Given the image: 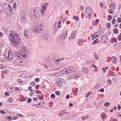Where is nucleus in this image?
Masks as SVG:
<instances>
[{"label": "nucleus", "instance_id": "obj_1", "mask_svg": "<svg viewBox=\"0 0 121 121\" xmlns=\"http://www.w3.org/2000/svg\"><path fill=\"white\" fill-rule=\"evenodd\" d=\"M29 49L26 47L23 46L22 49L21 53H19L17 52H15L14 58L15 60L14 61L15 64H17L19 65H22V64L19 63L20 60L21 59H22L23 57L26 58L29 55Z\"/></svg>", "mask_w": 121, "mask_h": 121}, {"label": "nucleus", "instance_id": "obj_2", "mask_svg": "<svg viewBox=\"0 0 121 121\" xmlns=\"http://www.w3.org/2000/svg\"><path fill=\"white\" fill-rule=\"evenodd\" d=\"M9 38L13 46L17 48L19 47L20 39L19 34L10 31Z\"/></svg>", "mask_w": 121, "mask_h": 121}, {"label": "nucleus", "instance_id": "obj_3", "mask_svg": "<svg viewBox=\"0 0 121 121\" xmlns=\"http://www.w3.org/2000/svg\"><path fill=\"white\" fill-rule=\"evenodd\" d=\"M48 3H45L41 5L42 9L41 10V14L43 15L44 14V13L45 12L47 7Z\"/></svg>", "mask_w": 121, "mask_h": 121}, {"label": "nucleus", "instance_id": "obj_4", "mask_svg": "<svg viewBox=\"0 0 121 121\" xmlns=\"http://www.w3.org/2000/svg\"><path fill=\"white\" fill-rule=\"evenodd\" d=\"M43 25L41 24H40V25H38V27L35 30V33H39L41 32L42 30V29L40 27H42Z\"/></svg>", "mask_w": 121, "mask_h": 121}, {"label": "nucleus", "instance_id": "obj_5", "mask_svg": "<svg viewBox=\"0 0 121 121\" xmlns=\"http://www.w3.org/2000/svg\"><path fill=\"white\" fill-rule=\"evenodd\" d=\"M33 11L34 13L35 16L37 18H38L39 17V14L37 10H35L34 9H32L31 11Z\"/></svg>", "mask_w": 121, "mask_h": 121}, {"label": "nucleus", "instance_id": "obj_6", "mask_svg": "<svg viewBox=\"0 0 121 121\" xmlns=\"http://www.w3.org/2000/svg\"><path fill=\"white\" fill-rule=\"evenodd\" d=\"M24 35L25 37L27 39L29 38V32L27 30H25L24 31Z\"/></svg>", "mask_w": 121, "mask_h": 121}, {"label": "nucleus", "instance_id": "obj_7", "mask_svg": "<svg viewBox=\"0 0 121 121\" xmlns=\"http://www.w3.org/2000/svg\"><path fill=\"white\" fill-rule=\"evenodd\" d=\"M76 35V32L75 31H73L71 35L69 38V39H73L75 38V37Z\"/></svg>", "mask_w": 121, "mask_h": 121}, {"label": "nucleus", "instance_id": "obj_8", "mask_svg": "<svg viewBox=\"0 0 121 121\" xmlns=\"http://www.w3.org/2000/svg\"><path fill=\"white\" fill-rule=\"evenodd\" d=\"M9 51L6 52L4 54V58H5L6 59H8L9 57Z\"/></svg>", "mask_w": 121, "mask_h": 121}, {"label": "nucleus", "instance_id": "obj_9", "mask_svg": "<svg viewBox=\"0 0 121 121\" xmlns=\"http://www.w3.org/2000/svg\"><path fill=\"white\" fill-rule=\"evenodd\" d=\"M80 73L79 72H77L75 73L74 74V77H75V78H77L81 76Z\"/></svg>", "mask_w": 121, "mask_h": 121}, {"label": "nucleus", "instance_id": "obj_10", "mask_svg": "<svg viewBox=\"0 0 121 121\" xmlns=\"http://www.w3.org/2000/svg\"><path fill=\"white\" fill-rule=\"evenodd\" d=\"M116 6V4L112 2L110 3L109 5V7L112 9L114 8Z\"/></svg>", "mask_w": 121, "mask_h": 121}, {"label": "nucleus", "instance_id": "obj_11", "mask_svg": "<svg viewBox=\"0 0 121 121\" xmlns=\"http://www.w3.org/2000/svg\"><path fill=\"white\" fill-rule=\"evenodd\" d=\"M48 35L46 34L43 35L41 37L43 39H45L46 41H47L48 40Z\"/></svg>", "mask_w": 121, "mask_h": 121}, {"label": "nucleus", "instance_id": "obj_12", "mask_svg": "<svg viewBox=\"0 0 121 121\" xmlns=\"http://www.w3.org/2000/svg\"><path fill=\"white\" fill-rule=\"evenodd\" d=\"M67 35V33L66 32H64L62 34V35L61 36V38L62 39H65L66 38Z\"/></svg>", "mask_w": 121, "mask_h": 121}, {"label": "nucleus", "instance_id": "obj_13", "mask_svg": "<svg viewBox=\"0 0 121 121\" xmlns=\"http://www.w3.org/2000/svg\"><path fill=\"white\" fill-rule=\"evenodd\" d=\"M76 70V69L75 68H72L70 69H69V73L74 72Z\"/></svg>", "mask_w": 121, "mask_h": 121}, {"label": "nucleus", "instance_id": "obj_14", "mask_svg": "<svg viewBox=\"0 0 121 121\" xmlns=\"http://www.w3.org/2000/svg\"><path fill=\"white\" fill-rule=\"evenodd\" d=\"M10 56H9V58L8 59L9 60H11L13 58V57L12 53H10L9 52Z\"/></svg>", "mask_w": 121, "mask_h": 121}, {"label": "nucleus", "instance_id": "obj_15", "mask_svg": "<svg viewBox=\"0 0 121 121\" xmlns=\"http://www.w3.org/2000/svg\"><path fill=\"white\" fill-rule=\"evenodd\" d=\"M26 21V19L24 17H22L21 19V21L22 22H25Z\"/></svg>", "mask_w": 121, "mask_h": 121}, {"label": "nucleus", "instance_id": "obj_16", "mask_svg": "<svg viewBox=\"0 0 121 121\" xmlns=\"http://www.w3.org/2000/svg\"><path fill=\"white\" fill-rule=\"evenodd\" d=\"M58 79L57 81L59 82H61V83H64L65 82V81L63 79H61V78H59Z\"/></svg>", "mask_w": 121, "mask_h": 121}, {"label": "nucleus", "instance_id": "obj_17", "mask_svg": "<svg viewBox=\"0 0 121 121\" xmlns=\"http://www.w3.org/2000/svg\"><path fill=\"white\" fill-rule=\"evenodd\" d=\"M93 54L94 55V57L96 59H98L99 57L97 54H96L95 52L93 53Z\"/></svg>", "mask_w": 121, "mask_h": 121}, {"label": "nucleus", "instance_id": "obj_18", "mask_svg": "<svg viewBox=\"0 0 121 121\" xmlns=\"http://www.w3.org/2000/svg\"><path fill=\"white\" fill-rule=\"evenodd\" d=\"M110 25L111 24L110 23H107L106 24V26H107V28L108 29H110L111 28V26H110Z\"/></svg>", "mask_w": 121, "mask_h": 121}, {"label": "nucleus", "instance_id": "obj_19", "mask_svg": "<svg viewBox=\"0 0 121 121\" xmlns=\"http://www.w3.org/2000/svg\"><path fill=\"white\" fill-rule=\"evenodd\" d=\"M74 19L76 20L78 22V21L79 17L78 16H74L73 17Z\"/></svg>", "mask_w": 121, "mask_h": 121}, {"label": "nucleus", "instance_id": "obj_20", "mask_svg": "<svg viewBox=\"0 0 121 121\" xmlns=\"http://www.w3.org/2000/svg\"><path fill=\"white\" fill-rule=\"evenodd\" d=\"M112 59L113 60H114L113 61V62L114 63H117V62L116 61V59L114 56H112Z\"/></svg>", "mask_w": 121, "mask_h": 121}, {"label": "nucleus", "instance_id": "obj_21", "mask_svg": "<svg viewBox=\"0 0 121 121\" xmlns=\"http://www.w3.org/2000/svg\"><path fill=\"white\" fill-rule=\"evenodd\" d=\"M113 32L115 34H117L118 33V29L117 28H115L113 30Z\"/></svg>", "mask_w": 121, "mask_h": 121}, {"label": "nucleus", "instance_id": "obj_22", "mask_svg": "<svg viewBox=\"0 0 121 121\" xmlns=\"http://www.w3.org/2000/svg\"><path fill=\"white\" fill-rule=\"evenodd\" d=\"M36 83L34 82H32L30 83V85L33 86H34L35 85Z\"/></svg>", "mask_w": 121, "mask_h": 121}, {"label": "nucleus", "instance_id": "obj_23", "mask_svg": "<svg viewBox=\"0 0 121 121\" xmlns=\"http://www.w3.org/2000/svg\"><path fill=\"white\" fill-rule=\"evenodd\" d=\"M99 42L98 39H96L95 40H94L93 42V43L94 44H96L97 43H98Z\"/></svg>", "mask_w": 121, "mask_h": 121}, {"label": "nucleus", "instance_id": "obj_24", "mask_svg": "<svg viewBox=\"0 0 121 121\" xmlns=\"http://www.w3.org/2000/svg\"><path fill=\"white\" fill-rule=\"evenodd\" d=\"M112 19V17L111 15H109L108 16V19L109 21H110Z\"/></svg>", "mask_w": 121, "mask_h": 121}, {"label": "nucleus", "instance_id": "obj_25", "mask_svg": "<svg viewBox=\"0 0 121 121\" xmlns=\"http://www.w3.org/2000/svg\"><path fill=\"white\" fill-rule=\"evenodd\" d=\"M2 73L7 74L8 73V71L7 70H5L2 71Z\"/></svg>", "mask_w": 121, "mask_h": 121}, {"label": "nucleus", "instance_id": "obj_26", "mask_svg": "<svg viewBox=\"0 0 121 121\" xmlns=\"http://www.w3.org/2000/svg\"><path fill=\"white\" fill-rule=\"evenodd\" d=\"M110 104V103L108 102H105L104 104V106L106 107H107L108 105H109Z\"/></svg>", "mask_w": 121, "mask_h": 121}, {"label": "nucleus", "instance_id": "obj_27", "mask_svg": "<svg viewBox=\"0 0 121 121\" xmlns=\"http://www.w3.org/2000/svg\"><path fill=\"white\" fill-rule=\"evenodd\" d=\"M17 81L18 83H20L21 84L23 82V81H22L21 79H17Z\"/></svg>", "mask_w": 121, "mask_h": 121}, {"label": "nucleus", "instance_id": "obj_28", "mask_svg": "<svg viewBox=\"0 0 121 121\" xmlns=\"http://www.w3.org/2000/svg\"><path fill=\"white\" fill-rule=\"evenodd\" d=\"M116 22V20L115 19H113L112 20V24H113Z\"/></svg>", "mask_w": 121, "mask_h": 121}, {"label": "nucleus", "instance_id": "obj_29", "mask_svg": "<svg viewBox=\"0 0 121 121\" xmlns=\"http://www.w3.org/2000/svg\"><path fill=\"white\" fill-rule=\"evenodd\" d=\"M117 39L118 40L120 41L121 40V33L118 36L117 38Z\"/></svg>", "mask_w": 121, "mask_h": 121}, {"label": "nucleus", "instance_id": "obj_30", "mask_svg": "<svg viewBox=\"0 0 121 121\" xmlns=\"http://www.w3.org/2000/svg\"><path fill=\"white\" fill-rule=\"evenodd\" d=\"M4 95L5 96H7V97L9 96L10 95L7 92H5Z\"/></svg>", "mask_w": 121, "mask_h": 121}, {"label": "nucleus", "instance_id": "obj_31", "mask_svg": "<svg viewBox=\"0 0 121 121\" xmlns=\"http://www.w3.org/2000/svg\"><path fill=\"white\" fill-rule=\"evenodd\" d=\"M13 88L12 87H9L8 88V89L9 90V92H12L13 90H12Z\"/></svg>", "mask_w": 121, "mask_h": 121}, {"label": "nucleus", "instance_id": "obj_32", "mask_svg": "<svg viewBox=\"0 0 121 121\" xmlns=\"http://www.w3.org/2000/svg\"><path fill=\"white\" fill-rule=\"evenodd\" d=\"M9 102L11 103L13 101V98H9Z\"/></svg>", "mask_w": 121, "mask_h": 121}, {"label": "nucleus", "instance_id": "obj_33", "mask_svg": "<svg viewBox=\"0 0 121 121\" xmlns=\"http://www.w3.org/2000/svg\"><path fill=\"white\" fill-rule=\"evenodd\" d=\"M56 23H55V26H54L53 27V28L54 29V31L55 32V33H56V32L57 31V30L56 29V28L55 27L56 26Z\"/></svg>", "mask_w": 121, "mask_h": 121}, {"label": "nucleus", "instance_id": "obj_34", "mask_svg": "<svg viewBox=\"0 0 121 121\" xmlns=\"http://www.w3.org/2000/svg\"><path fill=\"white\" fill-rule=\"evenodd\" d=\"M78 88H76L75 90L73 92V94L74 95H76V93L77 92H78Z\"/></svg>", "mask_w": 121, "mask_h": 121}, {"label": "nucleus", "instance_id": "obj_35", "mask_svg": "<svg viewBox=\"0 0 121 121\" xmlns=\"http://www.w3.org/2000/svg\"><path fill=\"white\" fill-rule=\"evenodd\" d=\"M32 101V99H31L29 98L27 100V103H31Z\"/></svg>", "mask_w": 121, "mask_h": 121}, {"label": "nucleus", "instance_id": "obj_36", "mask_svg": "<svg viewBox=\"0 0 121 121\" xmlns=\"http://www.w3.org/2000/svg\"><path fill=\"white\" fill-rule=\"evenodd\" d=\"M89 117V116H87V117L83 116L82 117V119L83 120H85V119H87Z\"/></svg>", "mask_w": 121, "mask_h": 121}, {"label": "nucleus", "instance_id": "obj_37", "mask_svg": "<svg viewBox=\"0 0 121 121\" xmlns=\"http://www.w3.org/2000/svg\"><path fill=\"white\" fill-rule=\"evenodd\" d=\"M39 80V79L38 78H36L35 80V81L37 82H38Z\"/></svg>", "mask_w": 121, "mask_h": 121}, {"label": "nucleus", "instance_id": "obj_38", "mask_svg": "<svg viewBox=\"0 0 121 121\" xmlns=\"http://www.w3.org/2000/svg\"><path fill=\"white\" fill-rule=\"evenodd\" d=\"M56 94L57 95H59L60 94V92L59 91H56L55 92Z\"/></svg>", "mask_w": 121, "mask_h": 121}, {"label": "nucleus", "instance_id": "obj_39", "mask_svg": "<svg viewBox=\"0 0 121 121\" xmlns=\"http://www.w3.org/2000/svg\"><path fill=\"white\" fill-rule=\"evenodd\" d=\"M92 93L90 92H89L88 93H87L86 95V97H87L89 95H91Z\"/></svg>", "mask_w": 121, "mask_h": 121}, {"label": "nucleus", "instance_id": "obj_40", "mask_svg": "<svg viewBox=\"0 0 121 121\" xmlns=\"http://www.w3.org/2000/svg\"><path fill=\"white\" fill-rule=\"evenodd\" d=\"M112 82L111 80L110 79H108L107 80V82L109 84H111Z\"/></svg>", "mask_w": 121, "mask_h": 121}, {"label": "nucleus", "instance_id": "obj_41", "mask_svg": "<svg viewBox=\"0 0 121 121\" xmlns=\"http://www.w3.org/2000/svg\"><path fill=\"white\" fill-rule=\"evenodd\" d=\"M13 7L15 9H16V7H17V6H16V2H15L14 3V4H13Z\"/></svg>", "mask_w": 121, "mask_h": 121}, {"label": "nucleus", "instance_id": "obj_42", "mask_svg": "<svg viewBox=\"0 0 121 121\" xmlns=\"http://www.w3.org/2000/svg\"><path fill=\"white\" fill-rule=\"evenodd\" d=\"M0 112L2 114H6V112L3 110H1L0 111Z\"/></svg>", "mask_w": 121, "mask_h": 121}, {"label": "nucleus", "instance_id": "obj_43", "mask_svg": "<svg viewBox=\"0 0 121 121\" xmlns=\"http://www.w3.org/2000/svg\"><path fill=\"white\" fill-rule=\"evenodd\" d=\"M5 67L3 64H2V65L0 64V69H2Z\"/></svg>", "mask_w": 121, "mask_h": 121}, {"label": "nucleus", "instance_id": "obj_44", "mask_svg": "<svg viewBox=\"0 0 121 121\" xmlns=\"http://www.w3.org/2000/svg\"><path fill=\"white\" fill-rule=\"evenodd\" d=\"M117 22L119 23L121 22V18L120 17L118 18L117 19Z\"/></svg>", "mask_w": 121, "mask_h": 121}, {"label": "nucleus", "instance_id": "obj_45", "mask_svg": "<svg viewBox=\"0 0 121 121\" xmlns=\"http://www.w3.org/2000/svg\"><path fill=\"white\" fill-rule=\"evenodd\" d=\"M70 112V111H66L65 110V111H64V114H68Z\"/></svg>", "mask_w": 121, "mask_h": 121}, {"label": "nucleus", "instance_id": "obj_46", "mask_svg": "<svg viewBox=\"0 0 121 121\" xmlns=\"http://www.w3.org/2000/svg\"><path fill=\"white\" fill-rule=\"evenodd\" d=\"M18 117L17 115L14 116L12 118L13 119H16L18 118Z\"/></svg>", "mask_w": 121, "mask_h": 121}, {"label": "nucleus", "instance_id": "obj_47", "mask_svg": "<svg viewBox=\"0 0 121 121\" xmlns=\"http://www.w3.org/2000/svg\"><path fill=\"white\" fill-rule=\"evenodd\" d=\"M64 71L65 72L66 74H69V70H67L66 69L64 70Z\"/></svg>", "mask_w": 121, "mask_h": 121}, {"label": "nucleus", "instance_id": "obj_48", "mask_svg": "<svg viewBox=\"0 0 121 121\" xmlns=\"http://www.w3.org/2000/svg\"><path fill=\"white\" fill-rule=\"evenodd\" d=\"M87 10H88L90 12H92L93 11L92 9L90 7H88L87 8Z\"/></svg>", "mask_w": 121, "mask_h": 121}, {"label": "nucleus", "instance_id": "obj_49", "mask_svg": "<svg viewBox=\"0 0 121 121\" xmlns=\"http://www.w3.org/2000/svg\"><path fill=\"white\" fill-rule=\"evenodd\" d=\"M51 97L53 98H55V95L54 94H51Z\"/></svg>", "mask_w": 121, "mask_h": 121}, {"label": "nucleus", "instance_id": "obj_50", "mask_svg": "<svg viewBox=\"0 0 121 121\" xmlns=\"http://www.w3.org/2000/svg\"><path fill=\"white\" fill-rule=\"evenodd\" d=\"M56 84L59 87L61 85V84L59 82H56Z\"/></svg>", "mask_w": 121, "mask_h": 121}, {"label": "nucleus", "instance_id": "obj_51", "mask_svg": "<svg viewBox=\"0 0 121 121\" xmlns=\"http://www.w3.org/2000/svg\"><path fill=\"white\" fill-rule=\"evenodd\" d=\"M110 75L112 76H115V73L114 72H112V73L110 74Z\"/></svg>", "mask_w": 121, "mask_h": 121}, {"label": "nucleus", "instance_id": "obj_52", "mask_svg": "<svg viewBox=\"0 0 121 121\" xmlns=\"http://www.w3.org/2000/svg\"><path fill=\"white\" fill-rule=\"evenodd\" d=\"M104 91V88H102L101 89H100L99 90V91H100L101 92H103Z\"/></svg>", "mask_w": 121, "mask_h": 121}, {"label": "nucleus", "instance_id": "obj_53", "mask_svg": "<svg viewBox=\"0 0 121 121\" xmlns=\"http://www.w3.org/2000/svg\"><path fill=\"white\" fill-rule=\"evenodd\" d=\"M113 13V11L112 9H110L109 12V13L110 14H112Z\"/></svg>", "mask_w": 121, "mask_h": 121}, {"label": "nucleus", "instance_id": "obj_54", "mask_svg": "<svg viewBox=\"0 0 121 121\" xmlns=\"http://www.w3.org/2000/svg\"><path fill=\"white\" fill-rule=\"evenodd\" d=\"M31 88H32V87L30 86H29L28 88V90H30V91H34V90H31Z\"/></svg>", "mask_w": 121, "mask_h": 121}, {"label": "nucleus", "instance_id": "obj_55", "mask_svg": "<svg viewBox=\"0 0 121 121\" xmlns=\"http://www.w3.org/2000/svg\"><path fill=\"white\" fill-rule=\"evenodd\" d=\"M31 104L32 106H35L36 104H35V102H32L31 103Z\"/></svg>", "mask_w": 121, "mask_h": 121}, {"label": "nucleus", "instance_id": "obj_56", "mask_svg": "<svg viewBox=\"0 0 121 121\" xmlns=\"http://www.w3.org/2000/svg\"><path fill=\"white\" fill-rule=\"evenodd\" d=\"M38 99L37 97H35V98H34L33 100V101H37L38 100Z\"/></svg>", "mask_w": 121, "mask_h": 121}, {"label": "nucleus", "instance_id": "obj_57", "mask_svg": "<svg viewBox=\"0 0 121 121\" xmlns=\"http://www.w3.org/2000/svg\"><path fill=\"white\" fill-rule=\"evenodd\" d=\"M38 97L39 99L41 100V99H43V98L42 97H41L40 96H39V95H38Z\"/></svg>", "mask_w": 121, "mask_h": 121}, {"label": "nucleus", "instance_id": "obj_58", "mask_svg": "<svg viewBox=\"0 0 121 121\" xmlns=\"http://www.w3.org/2000/svg\"><path fill=\"white\" fill-rule=\"evenodd\" d=\"M18 117H22L23 116V115H22V114H18Z\"/></svg>", "mask_w": 121, "mask_h": 121}, {"label": "nucleus", "instance_id": "obj_59", "mask_svg": "<svg viewBox=\"0 0 121 121\" xmlns=\"http://www.w3.org/2000/svg\"><path fill=\"white\" fill-rule=\"evenodd\" d=\"M54 75L56 76H58V73H55Z\"/></svg>", "mask_w": 121, "mask_h": 121}, {"label": "nucleus", "instance_id": "obj_60", "mask_svg": "<svg viewBox=\"0 0 121 121\" xmlns=\"http://www.w3.org/2000/svg\"><path fill=\"white\" fill-rule=\"evenodd\" d=\"M64 111H65V110H63L62 111H61L60 112H61V113H62V114L63 115H64Z\"/></svg>", "mask_w": 121, "mask_h": 121}, {"label": "nucleus", "instance_id": "obj_61", "mask_svg": "<svg viewBox=\"0 0 121 121\" xmlns=\"http://www.w3.org/2000/svg\"><path fill=\"white\" fill-rule=\"evenodd\" d=\"M22 100L24 101H25L26 100V98H25L24 97H23L22 98Z\"/></svg>", "mask_w": 121, "mask_h": 121}, {"label": "nucleus", "instance_id": "obj_62", "mask_svg": "<svg viewBox=\"0 0 121 121\" xmlns=\"http://www.w3.org/2000/svg\"><path fill=\"white\" fill-rule=\"evenodd\" d=\"M118 26V24L117 23L114 25V27H117Z\"/></svg>", "mask_w": 121, "mask_h": 121}, {"label": "nucleus", "instance_id": "obj_63", "mask_svg": "<svg viewBox=\"0 0 121 121\" xmlns=\"http://www.w3.org/2000/svg\"><path fill=\"white\" fill-rule=\"evenodd\" d=\"M81 40H81L80 39L79 40V41L78 42V44H79L80 45V42L81 41Z\"/></svg>", "mask_w": 121, "mask_h": 121}, {"label": "nucleus", "instance_id": "obj_64", "mask_svg": "<svg viewBox=\"0 0 121 121\" xmlns=\"http://www.w3.org/2000/svg\"><path fill=\"white\" fill-rule=\"evenodd\" d=\"M121 106H120L119 105H118V109L119 110H120V109H121Z\"/></svg>", "mask_w": 121, "mask_h": 121}]
</instances>
